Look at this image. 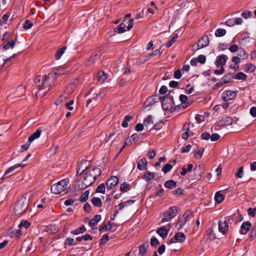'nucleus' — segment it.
Returning a JSON list of instances; mask_svg holds the SVG:
<instances>
[{
    "mask_svg": "<svg viewBox=\"0 0 256 256\" xmlns=\"http://www.w3.org/2000/svg\"><path fill=\"white\" fill-rule=\"evenodd\" d=\"M11 14V12H6V14H4L2 17V20H1V24H6V22L8 20V18H10V16Z\"/></svg>",
    "mask_w": 256,
    "mask_h": 256,
    "instance_id": "obj_50",
    "label": "nucleus"
},
{
    "mask_svg": "<svg viewBox=\"0 0 256 256\" xmlns=\"http://www.w3.org/2000/svg\"><path fill=\"white\" fill-rule=\"evenodd\" d=\"M89 194V190H87L85 191V192L80 196L79 198L80 201L82 202H86L88 198Z\"/></svg>",
    "mask_w": 256,
    "mask_h": 256,
    "instance_id": "obj_39",
    "label": "nucleus"
},
{
    "mask_svg": "<svg viewBox=\"0 0 256 256\" xmlns=\"http://www.w3.org/2000/svg\"><path fill=\"white\" fill-rule=\"evenodd\" d=\"M41 133H42V130L40 128L38 129L35 132H34L32 135H31L29 138H28V142H32V141H34V140L38 138L40 134H41Z\"/></svg>",
    "mask_w": 256,
    "mask_h": 256,
    "instance_id": "obj_22",
    "label": "nucleus"
},
{
    "mask_svg": "<svg viewBox=\"0 0 256 256\" xmlns=\"http://www.w3.org/2000/svg\"><path fill=\"white\" fill-rule=\"evenodd\" d=\"M133 117L130 115H126L124 117V118L122 124V126L123 128H126L128 126V122H130Z\"/></svg>",
    "mask_w": 256,
    "mask_h": 256,
    "instance_id": "obj_34",
    "label": "nucleus"
},
{
    "mask_svg": "<svg viewBox=\"0 0 256 256\" xmlns=\"http://www.w3.org/2000/svg\"><path fill=\"white\" fill-rule=\"evenodd\" d=\"M87 170H88V172L90 173V175L96 180L100 176L102 173L100 169L98 168H92L87 167Z\"/></svg>",
    "mask_w": 256,
    "mask_h": 256,
    "instance_id": "obj_13",
    "label": "nucleus"
},
{
    "mask_svg": "<svg viewBox=\"0 0 256 256\" xmlns=\"http://www.w3.org/2000/svg\"><path fill=\"white\" fill-rule=\"evenodd\" d=\"M247 212L249 216L252 217H254L256 214V208H250L248 209Z\"/></svg>",
    "mask_w": 256,
    "mask_h": 256,
    "instance_id": "obj_53",
    "label": "nucleus"
},
{
    "mask_svg": "<svg viewBox=\"0 0 256 256\" xmlns=\"http://www.w3.org/2000/svg\"><path fill=\"white\" fill-rule=\"evenodd\" d=\"M226 24L228 26H232L235 25L234 20L232 18L228 19L226 22Z\"/></svg>",
    "mask_w": 256,
    "mask_h": 256,
    "instance_id": "obj_61",
    "label": "nucleus"
},
{
    "mask_svg": "<svg viewBox=\"0 0 256 256\" xmlns=\"http://www.w3.org/2000/svg\"><path fill=\"white\" fill-rule=\"evenodd\" d=\"M234 78L232 75L230 74H225L221 79L222 81V82L225 84H228L232 82V80Z\"/></svg>",
    "mask_w": 256,
    "mask_h": 256,
    "instance_id": "obj_27",
    "label": "nucleus"
},
{
    "mask_svg": "<svg viewBox=\"0 0 256 256\" xmlns=\"http://www.w3.org/2000/svg\"><path fill=\"white\" fill-rule=\"evenodd\" d=\"M144 124L145 126L147 128L152 126L153 124L152 116L151 115H149L148 117H146L144 120Z\"/></svg>",
    "mask_w": 256,
    "mask_h": 256,
    "instance_id": "obj_31",
    "label": "nucleus"
},
{
    "mask_svg": "<svg viewBox=\"0 0 256 256\" xmlns=\"http://www.w3.org/2000/svg\"><path fill=\"white\" fill-rule=\"evenodd\" d=\"M168 231L169 230H166L165 226H162L157 230L156 232L164 240L167 236Z\"/></svg>",
    "mask_w": 256,
    "mask_h": 256,
    "instance_id": "obj_19",
    "label": "nucleus"
},
{
    "mask_svg": "<svg viewBox=\"0 0 256 256\" xmlns=\"http://www.w3.org/2000/svg\"><path fill=\"white\" fill-rule=\"evenodd\" d=\"M98 80L100 83H104L107 78V74L104 71H100L98 74Z\"/></svg>",
    "mask_w": 256,
    "mask_h": 256,
    "instance_id": "obj_24",
    "label": "nucleus"
},
{
    "mask_svg": "<svg viewBox=\"0 0 256 256\" xmlns=\"http://www.w3.org/2000/svg\"><path fill=\"white\" fill-rule=\"evenodd\" d=\"M134 19L130 18L128 21L124 20L122 22L114 29V32L118 34L130 30L133 26Z\"/></svg>",
    "mask_w": 256,
    "mask_h": 256,
    "instance_id": "obj_5",
    "label": "nucleus"
},
{
    "mask_svg": "<svg viewBox=\"0 0 256 256\" xmlns=\"http://www.w3.org/2000/svg\"><path fill=\"white\" fill-rule=\"evenodd\" d=\"M60 74V70H57L54 72L49 73L48 76H36L34 79V82L38 87L36 96L42 97L48 93L56 84V76Z\"/></svg>",
    "mask_w": 256,
    "mask_h": 256,
    "instance_id": "obj_1",
    "label": "nucleus"
},
{
    "mask_svg": "<svg viewBox=\"0 0 256 256\" xmlns=\"http://www.w3.org/2000/svg\"><path fill=\"white\" fill-rule=\"evenodd\" d=\"M228 58L225 54H222L218 56L216 60V65L218 67L223 66L226 63Z\"/></svg>",
    "mask_w": 256,
    "mask_h": 256,
    "instance_id": "obj_15",
    "label": "nucleus"
},
{
    "mask_svg": "<svg viewBox=\"0 0 256 256\" xmlns=\"http://www.w3.org/2000/svg\"><path fill=\"white\" fill-rule=\"evenodd\" d=\"M155 176L154 173L148 172H146L143 176V178L146 182L151 180Z\"/></svg>",
    "mask_w": 256,
    "mask_h": 256,
    "instance_id": "obj_32",
    "label": "nucleus"
},
{
    "mask_svg": "<svg viewBox=\"0 0 256 256\" xmlns=\"http://www.w3.org/2000/svg\"><path fill=\"white\" fill-rule=\"evenodd\" d=\"M242 16L244 18H248L252 16V13L250 12L245 11L242 13Z\"/></svg>",
    "mask_w": 256,
    "mask_h": 256,
    "instance_id": "obj_64",
    "label": "nucleus"
},
{
    "mask_svg": "<svg viewBox=\"0 0 256 256\" xmlns=\"http://www.w3.org/2000/svg\"><path fill=\"white\" fill-rule=\"evenodd\" d=\"M148 246V242H145L139 246V251L140 253L142 255H144L146 254L147 252V247Z\"/></svg>",
    "mask_w": 256,
    "mask_h": 256,
    "instance_id": "obj_28",
    "label": "nucleus"
},
{
    "mask_svg": "<svg viewBox=\"0 0 256 256\" xmlns=\"http://www.w3.org/2000/svg\"><path fill=\"white\" fill-rule=\"evenodd\" d=\"M160 244L157 238L152 237L150 240V245L152 246L156 247Z\"/></svg>",
    "mask_w": 256,
    "mask_h": 256,
    "instance_id": "obj_51",
    "label": "nucleus"
},
{
    "mask_svg": "<svg viewBox=\"0 0 256 256\" xmlns=\"http://www.w3.org/2000/svg\"><path fill=\"white\" fill-rule=\"evenodd\" d=\"M174 104V98H172V100L170 101H164V102H162V106L163 109L167 111L170 108H171Z\"/></svg>",
    "mask_w": 256,
    "mask_h": 256,
    "instance_id": "obj_23",
    "label": "nucleus"
},
{
    "mask_svg": "<svg viewBox=\"0 0 256 256\" xmlns=\"http://www.w3.org/2000/svg\"><path fill=\"white\" fill-rule=\"evenodd\" d=\"M16 56V54H14L12 56L10 57L8 59L4 60V62L2 66H1V69L2 68H6L7 67L11 65L12 62H10V60L12 58H14Z\"/></svg>",
    "mask_w": 256,
    "mask_h": 256,
    "instance_id": "obj_35",
    "label": "nucleus"
},
{
    "mask_svg": "<svg viewBox=\"0 0 256 256\" xmlns=\"http://www.w3.org/2000/svg\"><path fill=\"white\" fill-rule=\"evenodd\" d=\"M29 201L26 198H20L14 207V213L16 215L20 216L28 209Z\"/></svg>",
    "mask_w": 256,
    "mask_h": 256,
    "instance_id": "obj_3",
    "label": "nucleus"
},
{
    "mask_svg": "<svg viewBox=\"0 0 256 256\" xmlns=\"http://www.w3.org/2000/svg\"><path fill=\"white\" fill-rule=\"evenodd\" d=\"M236 80H244L247 78V76L242 72H238L234 76Z\"/></svg>",
    "mask_w": 256,
    "mask_h": 256,
    "instance_id": "obj_41",
    "label": "nucleus"
},
{
    "mask_svg": "<svg viewBox=\"0 0 256 256\" xmlns=\"http://www.w3.org/2000/svg\"><path fill=\"white\" fill-rule=\"evenodd\" d=\"M100 59V54H96L94 56H92L90 59L88 60L87 65L91 66L94 64L96 62H99Z\"/></svg>",
    "mask_w": 256,
    "mask_h": 256,
    "instance_id": "obj_18",
    "label": "nucleus"
},
{
    "mask_svg": "<svg viewBox=\"0 0 256 256\" xmlns=\"http://www.w3.org/2000/svg\"><path fill=\"white\" fill-rule=\"evenodd\" d=\"M209 39L207 35H204L200 38L197 43L198 49L204 48L208 45Z\"/></svg>",
    "mask_w": 256,
    "mask_h": 256,
    "instance_id": "obj_9",
    "label": "nucleus"
},
{
    "mask_svg": "<svg viewBox=\"0 0 256 256\" xmlns=\"http://www.w3.org/2000/svg\"><path fill=\"white\" fill-rule=\"evenodd\" d=\"M255 68V66L253 64L250 63L247 64L246 70V72H252L254 71Z\"/></svg>",
    "mask_w": 256,
    "mask_h": 256,
    "instance_id": "obj_52",
    "label": "nucleus"
},
{
    "mask_svg": "<svg viewBox=\"0 0 256 256\" xmlns=\"http://www.w3.org/2000/svg\"><path fill=\"white\" fill-rule=\"evenodd\" d=\"M96 180L87 170V167L82 170V174L78 182V186L81 190H84L90 186Z\"/></svg>",
    "mask_w": 256,
    "mask_h": 256,
    "instance_id": "obj_2",
    "label": "nucleus"
},
{
    "mask_svg": "<svg viewBox=\"0 0 256 256\" xmlns=\"http://www.w3.org/2000/svg\"><path fill=\"white\" fill-rule=\"evenodd\" d=\"M82 240L85 241L88 240H92V237L89 234H86L85 236H82L77 237L76 240L78 242H81Z\"/></svg>",
    "mask_w": 256,
    "mask_h": 256,
    "instance_id": "obj_36",
    "label": "nucleus"
},
{
    "mask_svg": "<svg viewBox=\"0 0 256 256\" xmlns=\"http://www.w3.org/2000/svg\"><path fill=\"white\" fill-rule=\"evenodd\" d=\"M224 199V196L220 192H217L215 194L214 200L218 204L221 203Z\"/></svg>",
    "mask_w": 256,
    "mask_h": 256,
    "instance_id": "obj_25",
    "label": "nucleus"
},
{
    "mask_svg": "<svg viewBox=\"0 0 256 256\" xmlns=\"http://www.w3.org/2000/svg\"><path fill=\"white\" fill-rule=\"evenodd\" d=\"M164 186L168 188H174L176 186V182L173 180H168L165 182Z\"/></svg>",
    "mask_w": 256,
    "mask_h": 256,
    "instance_id": "obj_33",
    "label": "nucleus"
},
{
    "mask_svg": "<svg viewBox=\"0 0 256 256\" xmlns=\"http://www.w3.org/2000/svg\"><path fill=\"white\" fill-rule=\"evenodd\" d=\"M177 210V207L176 206L170 207L168 210L162 214V222H168L176 216Z\"/></svg>",
    "mask_w": 256,
    "mask_h": 256,
    "instance_id": "obj_6",
    "label": "nucleus"
},
{
    "mask_svg": "<svg viewBox=\"0 0 256 256\" xmlns=\"http://www.w3.org/2000/svg\"><path fill=\"white\" fill-rule=\"evenodd\" d=\"M232 118L230 116H227L221 119L217 123V126L222 127L224 126H230L232 124Z\"/></svg>",
    "mask_w": 256,
    "mask_h": 256,
    "instance_id": "obj_12",
    "label": "nucleus"
},
{
    "mask_svg": "<svg viewBox=\"0 0 256 256\" xmlns=\"http://www.w3.org/2000/svg\"><path fill=\"white\" fill-rule=\"evenodd\" d=\"M69 180L64 179L51 186V190L54 194H60L66 190Z\"/></svg>",
    "mask_w": 256,
    "mask_h": 256,
    "instance_id": "obj_4",
    "label": "nucleus"
},
{
    "mask_svg": "<svg viewBox=\"0 0 256 256\" xmlns=\"http://www.w3.org/2000/svg\"><path fill=\"white\" fill-rule=\"evenodd\" d=\"M24 165L23 164H16L12 166H10L5 172L4 176L2 178H1V180L6 178L8 177L6 176L7 174L12 172L16 168H18L20 167H24Z\"/></svg>",
    "mask_w": 256,
    "mask_h": 256,
    "instance_id": "obj_20",
    "label": "nucleus"
},
{
    "mask_svg": "<svg viewBox=\"0 0 256 256\" xmlns=\"http://www.w3.org/2000/svg\"><path fill=\"white\" fill-rule=\"evenodd\" d=\"M106 186L104 184H100L96 188V192H97L104 194L105 193Z\"/></svg>",
    "mask_w": 256,
    "mask_h": 256,
    "instance_id": "obj_43",
    "label": "nucleus"
},
{
    "mask_svg": "<svg viewBox=\"0 0 256 256\" xmlns=\"http://www.w3.org/2000/svg\"><path fill=\"white\" fill-rule=\"evenodd\" d=\"M86 230V228L84 226H80L78 229L75 230L71 232L72 234L78 235L80 234H82Z\"/></svg>",
    "mask_w": 256,
    "mask_h": 256,
    "instance_id": "obj_37",
    "label": "nucleus"
},
{
    "mask_svg": "<svg viewBox=\"0 0 256 256\" xmlns=\"http://www.w3.org/2000/svg\"><path fill=\"white\" fill-rule=\"evenodd\" d=\"M186 240L184 234L181 232L176 233L174 236L170 240V244L174 242H183Z\"/></svg>",
    "mask_w": 256,
    "mask_h": 256,
    "instance_id": "obj_11",
    "label": "nucleus"
},
{
    "mask_svg": "<svg viewBox=\"0 0 256 256\" xmlns=\"http://www.w3.org/2000/svg\"><path fill=\"white\" fill-rule=\"evenodd\" d=\"M159 100L162 103L164 102V101H170L172 100V96L168 94L164 97H160Z\"/></svg>",
    "mask_w": 256,
    "mask_h": 256,
    "instance_id": "obj_44",
    "label": "nucleus"
},
{
    "mask_svg": "<svg viewBox=\"0 0 256 256\" xmlns=\"http://www.w3.org/2000/svg\"><path fill=\"white\" fill-rule=\"evenodd\" d=\"M92 204L96 207L100 208L102 206L101 199L98 197H94L92 199Z\"/></svg>",
    "mask_w": 256,
    "mask_h": 256,
    "instance_id": "obj_29",
    "label": "nucleus"
},
{
    "mask_svg": "<svg viewBox=\"0 0 256 256\" xmlns=\"http://www.w3.org/2000/svg\"><path fill=\"white\" fill-rule=\"evenodd\" d=\"M156 155V152L154 150H150L147 153V156L150 159H153Z\"/></svg>",
    "mask_w": 256,
    "mask_h": 256,
    "instance_id": "obj_58",
    "label": "nucleus"
},
{
    "mask_svg": "<svg viewBox=\"0 0 256 256\" xmlns=\"http://www.w3.org/2000/svg\"><path fill=\"white\" fill-rule=\"evenodd\" d=\"M16 40H12L7 42H3L1 44V46H2L4 50H7L9 48L12 49L14 48Z\"/></svg>",
    "mask_w": 256,
    "mask_h": 256,
    "instance_id": "obj_17",
    "label": "nucleus"
},
{
    "mask_svg": "<svg viewBox=\"0 0 256 256\" xmlns=\"http://www.w3.org/2000/svg\"><path fill=\"white\" fill-rule=\"evenodd\" d=\"M66 46H64L62 48H61L58 49L56 53L55 58L56 60H58L62 56L64 52L66 50Z\"/></svg>",
    "mask_w": 256,
    "mask_h": 256,
    "instance_id": "obj_30",
    "label": "nucleus"
},
{
    "mask_svg": "<svg viewBox=\"0 0 256 256\" xmlns=\"http://www.w3.org/2000/svg\"><path fill=\"white\" fill-rule=\"evenodd\" d=\"M192 213V212L190 210H187L182 216V218L184 219V220H186V222L188 220V218L189 216Z\"/></svg>",
    "mask_w": 256,
    "mask_h": 256,
    "instance_id": "obj_57",
    "label": "nucleus"
},
{
    "mask_svg": "<svg viewBox=\"0 0 256 256\" xmlns=\"http://www.w3.org/2000/svg\"><path fill=\"white\" fill-rule=\"evenodd\" d=\"M118 182V178L116 176H112L106 182V188L108 190H111L116 186Z\"/></svg>",
    "mask_w": 256,
    "mask_h": 256,
    "instance_id": "obj_10",
    "label": "nucleus"
},
{
    "mask_svg": "<svg viewBox=\"0 0 256 256\" xmlns=\"http://www.w3.org/2000/svg\"><path fill=\"white\" fill-rule=\"evenodd\" d=\"M148 162L146 158H142L138 162L137 168L140 170H147Z\"/></svg>",
    "mask_w": 256,
    "mask_h": 256,
    "instance_id": "obj_16",
    "label": "nucleus"
},
{
    "mask_svg": "<svg viewBox=\"0 0 256 256\" xmlns=\"http://www.w3.org/2000/svg\"><path fill=\"white\" fill-rule=\"evenodd\" d=\"M230 218H227L224 220H220L218 222V230L223 234H226L228 230V222Z\"/></svg>",
    "mask_w": 256,
    "mask_h": 256,
    "instance_id": "obj_7",
    "label": "nucleus"
},
{
    "mask_svg": "<svg viewBox=\"0 0 256 256\" xmlns=\"http://www.w3.org/2000/svg\"><path fill=\"white\" fill-rule=\"evenodd\" d=\"M172 168V165L168 164H166L162 168V170L164 173H167L170 171Z\"/></svg>",
    "mask_w": 256,
    "mask_h": 256,
    "instance_id": "obj_49",
    "label": "nucleus"
},
{
    "mask_svg": "<svg viewBox=\"0 0 256 256\" xmlns=\"http://www.w3.org/2000/svg\"><path fill=\"white\" fill-rule=\"evenodd\" d=\"M130 185L126 182L122 183L120 186V190L122 192H126L130 188Z\"/></svg>",
    "mask_w": 256,
    "mask_h": 256,
    "instance_id": "obj_42",
    "label": "nucleus"
},
{
    "mask_svg": "<svg viewBox=\"0 0 256 256\" xmlns=\"http://www.w3.org/2000/svg\"><path fill=\"white\" fill-rule=\"evenodd\" d=\"M203 152H204V150H200L198 149L195 150V151L194 152V155L195 157L196 158H197V159L201 158L202 156Z\"/></svg>",
    "mask_w": 256,
    "mask_h": 256,
    "instance_id": "obj_48",
    "label": "nucleus"
},
{
    "mask_svg": "<svg viewBox=\"0 0 256 256\" xmlns=\"http://www.w3.org/2000/svg\"><path fill=\"white\" fill-rule=\"evenodd\" d=\"M12 35L10 32H6L2 36V41L3 42L12 40Z\"/></svg>",
    "mask_w": 256,
    "mask_h": 256,
    "instance_id": "obj_45",
    "label": "nucleus"
},
{
    "mask_svg": "<svg viewBox=\"0 0 256 256\" xmlns=\"http://www.w3.org/2000/svg\"><path fill=\"white\" fill-rule=\"evenodd\" d=\"M174 195H182L184 194V190L180 188H177L176 190L172 192Z\"/></svg>",
    "mask_w": 256,
    "mask_h": 256,
    "instance_id": "obj_56",
    "label": "nucleus"
},
{
    "mask_svg": "<svg viewBox=\"0 0 256 256\" xmlns=\"http://www.w3.org/2000/svg\"><path fill=\"white\" fill-rule=\"evenodd\" d=\"M108 240V234H104L101 238L100 240V244H106Z\"/></svg>",
    "mask_w": 256,
    "mask_h": 256,
    "instance_id": "obj_59",
    "label": "nucleus"
},
{
    "mask_svg": "<svg viewBox=\"0 0 256 256\" xmlns=\"http://www.w3.org/2000/svg\"><path fill=\"white\" fill-rule=\"evenodd\" d=\"M210 134L207 132H204L201 134V138L204 140H208L210 138Z\"/></svg>",
    "mask_w": 256,
    "mask_h": 256,
    "instance_id": "obj_62",
    "label": "nucleus"
},
{
    "mask_svg": "<svg viewBox=\"0 0 256 256\" xmlns=\"http://www.w3.org/2000/svg\"><path fill=\"white\" fill-rule=\"evenodd\" d=\"M112 228V224L110 221L108 222V223L103 224L101 225L99 228V230L100 232L102 231H107L111 230Z\"/></svg>",
    "mask_w": 256,
    "mask_h": 256,
    "instance_id": "obj_26",
    "label": "nucleus"
},
{
    "mask_svg": "<svg viewBox=\"0 0 256 256\" xmlns=\"http://www.w3.org/2000/svg\"><path fill=\"white\" fill-rule=\"evenodd\" d=\"M186 222V220H184L182 218H180L176 224V226L178 228V230H180L184 227Z\"/></svg>",
    "mask_w": 256,
    "mask_h": 256,
    "instance_id": "obj_38",
    "label": "nucleus"
},
{
    "mask_svg": "<svg viewBox=\"0 0 256 256\" xmlns=\"http://www.w3.org/2000/svg\"><path fill=\"white\" fill-rule=\"evenodd\" d=\"M252 224L250 222H244L240 227V232L241 234H245L250 230Z\"/></svg>",
    "mask_w": 256,
    "mask_h": 256,
    "instance_id": "obj_14",
    "label": "nucleus"
},
{
    "mask_svg": "<svg viewBox=\"0 0 256 256\" xmlns=\"http://www.w3.org/2000/svg\"><path fill=\"white\" fill-rule=\"evenodd\" d=\"M236 96V94L233 91L225 90L222 92V98L224 101L226 102L234 99Z\"/></svg>",
    "mask_w": 256,
    "mask_h": 256,
    "instance_id": "obj_8",
    "label": "nucleus"
},
{
    "mask_svg": "<svg viewBox=\"0 0 256 256\" xmlns=\"http://www.w3.org/2000/svg\"><path fill=\"white\" fill-rule=\"evenodd\" d=\"M220 136L218 134H213L210 137V140L212 142H215L220 138Z\"/></svg>",
    "mask_w": 256,
    "mask_h": 256,
    "instance_id": "obj_60",
    "label": "nucleus"
},
{
    "mask_svg": "<svg viewBox=\"0 0 256 256\" xmlns=\"http://www.w3.org/2000/svg\"><path fill=\"white\" fill-rule=\"evenodd\" d=\"M236 176L238 178H242L243 176V167L241 166L238 169V172L236 174Z\"/></svg>",
    "mask_w": 256,
    "mask_h": 256,
    "instance_id": "obj_63",
    "label": "nucleus"
},
{
    "mask_svg": "<svg viewBox=\"0 0 256 256\" xmlns=\"http://www.w3.org/2000/svg\"><path fill=\"white\" fill-rule=\"evenodd\" d=\"M197 60L201 64H204L206 62V57L204 55H200L197 58Z\"/></svg>",
    "mask_w": 256,
    "mask_h": 256,
    "instance_id": "obj_55",
    "label": "nucleus"
},
{
    "mask_svg": "<svg viewBox=\"0 0 256 256\" xmlns=\"http://www.w3.org/2000/svg\"><path fill=\"white\" fill-rule=\"evenodd\" d=\"M256 236V225L250 231V240H252Z\"/></svg>",
    "mask_w": 256,
    "mask_h": 256,
    "instance_id": "obj_54",
    "label": "nucleus"
},
{
    "mask_svg": "<svg viewBox=\"0 0 256 256\" xmlns=\"http://www.w3.org/2000/svg\"><path fill=\"white\" fill-rule=\"evenodd\" d=\"M101 218V216L100 214L94 216V217L89 222L88 224L90 226L92 227L96 226L100 220Z\"/></svg>",
    "mask_w": 256,
    "mask_h": 256,
    "instance_id": "obj_21",
    "label": "nucleus"
},
{
    "mask_svg": "<svg viewBox=\"0 0 256 256\" xmlns=\"http://www.w3.org/2000/svg\"><path fill=\"white\" fill-rule=\"evenodd\" d=\"M30 225V223L26 220H22L20 223L18 224V228H22V227H24L26 229L29 228Z\"/></svg>",
    "mask_w": 256,
    "mask_h": 256,
    "instance_id": "obj_47",
    "label": "nucleus"
},
{
    "mask_svg": "<svg viewBox=\"0 0 256 256\" xmlns=\"http://www.w3.org/2000/svg\"><path fill=\"white\" fill-rule=\"evenodd\" d=\"M226 34V30L224 28H218L215 32V36L216 37H221L224 36Z\"/></svg>",
    "mask_w": 256,
    "mask_h": 256,
    "instance_id": "obj_40",
    "label": "nucleus"
},
{
    "mask_svg": "<svg viewBox=\"0 0 256 256\" xmlns=\"http://www.w3.org/2000/svg\"><path fill=\"white\" fill-rule=\"evenodd\" d=\"M33 26V24L30 20L25 21L23 25V28L25 30L30 29Z\"/></svg>",
    "mask_w": 256,
    "mask_h": 256,
    "instance_id": "obj_46",
    "label": "nucleus"
}]
</instances>
